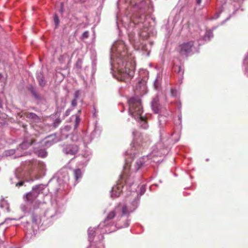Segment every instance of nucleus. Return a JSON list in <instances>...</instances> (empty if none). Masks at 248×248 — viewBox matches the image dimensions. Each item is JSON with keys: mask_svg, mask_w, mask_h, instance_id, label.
<instances>
[{"mask_svg": "<svg viewBox=\"0 0 248 248\" xmlns=\"http://www.w3.org/2000/svg\"><path fill=\"white\" fill-rule=\"evenodd\" d=\"M71 140L74 142H78L79 141V139L78 138V135L77 134H73L71 137Z\"/></svg>", "mask_w": 248, "mask_h": 248, "instance_id": "nucleus-28", "label": "nucleus"}, {"mask_svg": "<svg viewBox=\"0 0 248 248\" xmlns=\"http://www.w3.org/2000/svg\"><path fill=\"white\" fill-rule=\"evenodd\" d=\"M31 93L35 97H36V98L37 97V94L36 93V91L34 89H32L31 90Z\"/></svg>", "mask_w": 248, "mask_h": 248, "instance_id": "nucleus-38", "label": "nucleus"}, {"mask_svg": "<svg viewBox=\"0 0 248 248\" xmlns=\"http://www.w3.org/2000/svg\"><path fill=\"white\" fill-rule=\"evenodd\" d=\"M158 119H159V125L160 126V128H161L162 127H163V125H164V124L163 123H161V121L163 120L165 121L166 117L164 116L159 115Z\"/></svg>", "mask_w": 248, "mask_h": 248, "instance_id": "nucleus-25", "label": "nucleus"}, {"mask_svg": "<svg viewBox=\"0 0 248 248\" xmlns=\"http://www.w3.org/2000/svg\"><path fill=\"white\" fill-rule=\"evenodd\" d=\"M83 136L82 137L81 141L83 142L85 145H86L91 142L92 139L90 136L87 135L86 134L83 133Z\"/></svg>", "mask_w": 248, "mask_h": 248, "instance_id": "nucleus-18", "label": "nucleus"}, {"mask_svg": "<svg viewBox=\"0 0 248 248\" xmlns=\"http://www.w3.org/2000/svg\"><path fill=\"white\" fill-rule=\"evenodd\" d=\"M15 177L16 179H18L19 178L17 177V175L16 174L15 176Z\"/></svg>", "mask_w": 248, "mask_h": 248, "instance_id": "nucleus-46", "label": "nucleus"}, {"mask_svg": "<svg viewBox=\"0 0 248 248\" xmlns=\"http://www.w3.org/2000/svg\"><path fill=\"white\" fill-rule=\"evenodd\" d=\"M38 197L37 193L33 192L32 191L30 192L26 195V200L30 203L33 204V203H39L38 201L36 200Z\"/></svg>", "mask_w": 248, "mask_h": 248, "instance_id": "nucleus-10", "label": "nucleus"}, {"mask_svg": "<svg viewBox=\"0 0 248 248\" xmlns=\"http://www.w3.org/2000/svg\"><path fill=\"white\" fill-rule=\"evenodd\" d=\"M61 121L60 120H58L57 121H56L55 122V124L57 123V124H58L60 123Z\"/></svg>", "mask_w": 248, "mask_h": 248, "instance_id": "nucleus-43", "label": "nucleus"}, {"mask_svg": "<svg viewBox=\"0 0 248 248\" xmlns=\"http://www.w3.org/2000/svg\"><path fill=\"white\" fill-rule=\"evenodd\" d=\"M77 100L78 99H73L72 101H71V105L72 106L75 107L76 106H77Z\"/></svg>", "mask_w": 248, "mask_h": 248, "instance_id": "nucleus-34", "label": "nucleus"}, {"mask_svg": "<svg viewBox=\"0 0 248 248\" xmlns=\"http://www.w3.org/2000/svg\"><path fill=\"white\" fill-rule=\"evenodd\" d=\"M37 79L38 80L39 85L41 86L44 87L46 85V81L45 80L44 78L43 77V76H42L41 74L37 76Z\"/></svg>", "mask_w": 248, "mask_h": 248, "instance_id": "nucleus-21", "label": "nucleus"}, {"mask_svg": "<svg viewBox=\"0 0 248 248\" xmlns=\"http://www.w3.org/2000/svg\"><path fill=\"white\" fill-rule=\"evenodd\" d=\"M58 141V140L56 139L55 135H52L42 140L41 144L43 147L48 148Z\"/></svg>", "mask_w": 248, "mask_h": 248, "instance_id": "nucleus-7", "label": "nucleus"}, {"mask_svg": "<svg viewBox=\"0 0 248 248\" xmlns=\"http://www.w3.org/2000/svg\"><path fill=\"white\" fill-rule=\"evenodd\" d=\"M105 220L101 222L97 228H94L93 229H92L91 228H89L88 231V240L90 243H91L93 241L94 234L96 232L99 231V232L101 234H104L105 233H109L115 231V229L114 228L113 229H109V227H117L118 228H124L128 226L129 224V220L128 219H126L125 222L124 223V224H121V223H119L116 222L114 223V222L112 223L111 221L108 220L106 221L104 224V226H102L100 227V224L105 223Z\"/></svg>", "mask_w": 248, "mask_h": 248, "instance_id": "nucleus-4", "label": "nucleus"}, {"mask_svg": "<svg viewBox=\"0 0 248 248\" xmlns=\"http://www.w3.org/2000/svg\"><path fill=\"white\" fill-rule=\"evenodd\" d=\"M73 174L75 179L76 183L78 182V179H81L82 176L81 170L79 169H76L73 170Z\"/></svg>", "mask_w": 248, "mask_h": 248, "instance_id": "nucleus-16", "label": "nucleus"}, {"mask_svg": "<svg viewBox=\"0 0 248 248\" xmlns=\"http://www.w3.org/2000/svg\"><path fill=\"white\" fill-rule=\"evenodd\" d=\"M80 122V119L78 115H76V119H75V125H74L75 128H76L78 126Z\"/></svg>", "mask_w": 248, "mask_h": 248, "instance_id": "nucleus-26", "label": "nucleus"}, {"mask_svg": "<svg viewBox=\"0 0 248 248\" xmlns=\"http://www.w3.org/2000/svg\"><path fill=\"white\" fill-rule=\"evenodd\" d=\"M248 60V57L246 58L244 60V63H247Z\"/></svg>", "mask_w": 248, "mask_h": 248, "instance_id": "nucleus-41", "label": "nucleus"}, {"mask_svg": "<svg viewBox=\"0 0 248 248\" xmlns=\"http://www.w3.org/2000/svg\"><path fill=\"white\" fill-rule=\"evenodd\" d=\"M162 75L160 73H158L156 75L155 79L154 81V87L155 89L158 90L160 88L161 86V83L162 81Z\"/></svg>", "mask_w": 248, "mask_h": 248, "instance_id": "nucleus-14", "label": "nucleus"}, {"mask_svg": "<svg viewBox=\"0 0 248 248\" xmlns=\"http://www.w3.org/2000/svg\"><path fill=\"white\" fill-rule=\"evenodd\" d=\"M72 109H72V108L67 109L64 113V114L63 116L64 117H67V116H68L70 114L71 111L72 110Z\"/></svg>", "mask_w": 248, "mask_h": 248, "instance_id": "nucleus-32", "label": "nucleus"}, {"mask_svg": "<svg viewBox=\"0 0 248 248\" xmlns=\"http://www.w3.org/2000/svg\"><path fill=\"white\" fill-rule=\"evenodd\" d=\"M33 142L32 140L23 141L17 148V150L19 153H22V151L27 149L33 143Z\"/></svg>", "mask_w": 248, "mask_h": 248, "instance_id": "nucleus-11", "label": "nucleus"}, {"mask_svg": "<svg viewBox=\"0 0 248 248\" xmlns=\"http://www.w3.org/2000/svg\"><path fill=\"white\" fill-rule=\"evenodd\" d=\"M147 55H148V56H149V52H148V53H147Z\"/></svg>", "mask_w": 248, "mask_h": 248, "instance_id": "nucleus-51", "label": "nucleus"}, {"mask_svg": "<svg viewBox=\"0 0 248 248\" xmlns=\"http://www.w3.org/2000/svg\"><path fill=\"white\" fill-rule=\"evenodd\" d=\"M137 134H138V132L136 130H133L132 131V135H133V138H134V139H133V141H134L133 144L134 145L135 144V138Z\"/></svg>", "mask_w": 248, "mask_h": 248, "instance_id": "nucleus-33", "label": "nucleus"}, {"mask_svg": "<svg viewBox=\"0 0 248 248\" xmlns=\"http://www.w3.org/2000/svg\"><path fill=\"white\" fill-rule=\"evenodd\" d=\"M202 0H196L197 3L200 4Z\"/></svg>", "mask_w": 248, "mask_h": 248, "instance_id": "nucleus-40", "label": "nucleus"}, {"mask_svg": "<svg viewBox=\"0 0 248 248\" xmlns=\"http://www.w3.org/2000/svg\"><path fill=\"white\" fill-rule=\"evenodd\" d=\"M125 1L138 11V13L134 15L131 19L133 24L142 23L144 24V26H145V22L147 19V16L145 15L146 1L145 0H125Z\"/></svg>", "mask_w": 248, "mask_h": 248, "instance_id": "nucleus-5", "label": "nucleus"}, {"mask_svg": "<svg viewBox=\"0 0 248 248\" xmlns=\"http://www.w3.org/2000/svg\"><path fill=\"white\" fill-rule=\"evenodd\" d=\"M32 222L36 225L40 223V217L35 215L32 214L31 216Z\"/></svg>", "mask_w": 248, "mask_h": 248, "instance_id": "nucleus-22", "label": "nucleus"}, {"mask_svg": "<svg viewBox=\"0 0 248 248\" xmlns=\"http://www.w3.org/2000/svg\"><path fill=\"white\" fill-rule=\"evenodd\" d=\"M81 92L80 90H77L74 93V98L78 99L80 96Z\"/></svg>", "mask_w": 248, "mask_h": 248, "instance_id": "nucleus-27", "label": "nucleus"}, {"mask_svg": "<svg viewBox=\"0 0 248 248\" xmlns=\"http://www.w3.org/2000/svg\"><path fill=\"white\" fill-rule=\"evenodd\" d=\"M126 154H127V155H128V154H129V153H128V152H126Z\"/></svg>", "mask_w": 248, "mask_h": 248, "instance_id": "nucleus-50", "label": "nucleus"}, {"mask_svg": "<svg viewBox=\"0 0 248 248\" xmlns=\"http://www.w3.org/2000/svg\"><path fill=\"white\" fill-rule=\"evenodd\" d=\"M7 211H9V207H7Z\"/></svg>", "mask_w": 248, "mask_h": 248, "instance_id": "nucleus-49", "label": "nucleus"}, {"mask_svg": "<svg viewBox=\"0 0 248 248\" xmlns=\"http://www.w3.org/2000/svg\"><path fill=\"white\" fill-rule=\"evenodd\" d=\"M78 145L76 144H68L63 148V152L66 155H74L78 151Z\"/></svg>", "mask_w": 248, "mask_h": 248, "instance_id": "nucleus-8", "label": "nucleus"}, {"mask_svg": "<svg viewBox=\"0 0 248 248\" xmlns=\"http://www.w3.org/2000/svg\"><path fill=\"white\" fill-rule=\"evenodd\" d=\"M131 159L125 158L124 172L121 175L117 185L112 187L111 197H118L124 189L130 192V195L126 198L123 203H119L113 210L108 215L105 221L114 219L118 222L124 217H128L129 214L134 212L138 207L139 199L137 191L138 184H135L133 181L134 174L130 172V163ZM105 223L100 224V227L104 226Z\"/></svg>", "mask_w": 248, "mask_h": 248, "instance_id": "nucleus-1", "label": "nucleus"}, {"mask_svg": "<svg viewBox=\"0 0 248 248\" xmlns=\"http://www.w3.org/2000/svg\"><path fill=\"white\" fill-rule=\"evenodd\" d=\"M61 12H62V8H61Z\"/></svg>", "mask_w": 248, "mask_h": 248, "instance_id": "nucleus-48", "label": "nucleus"}, {"mask_svg": "<svg viewBox=\"0 0 248 248\" xmlns=\"http://www.w3.org/2000/svg\"><path fill=\"white\" fill-rule=\"evenodd\" d=\"M38 155L41 157H46L47 153L45 150H39L37 152Z\"/></svg>", "mask_w": 248, "mask_h": 248, "instance_id": "nucleus-24", "label": "nucleus"}, {"mask_svg": "<svg viewBox=\"0 0 248 248\" xmlns=\"http://www.w3.org/2000/svg\"><path fill=\"white\" fill-rule=\"evenodd\" d=\"M79 63L81 64V62L80 61H78L77 62V65H79Z\"/></svg>", "mask_w": 248, "mask_h": 248, "instance_id": "nucleus-45", "label": "nucleus"}, {"mask_svg": "<svg viewBox=\"0 0 248 248\" xmlns=\"http://www.w3.org/2000/svg\"><path fill=\"white\" fill-rule=\"evenodd\" d=\"M162 136V134L161 133V132L160 131V137H161Z\"/></svg>", "mask_w": 248, "mask_h": 248, "instance_id": "nucleus-47", "label": "nucleus"}, {"mask_svg": "<svg viewBox=\"0 0 248 248\" xmlns=\"http://www.w3.org/2000/svg\"><path fill=\"white\" fill-rule=\"evenodd\" d=\"M213 37V32L211 31H208L206 32V33L204 37V39L205 40H209L210 38Z\"/></svg>", "mask_w": 248, "mask_h": 248, "instance_id": "nucleus-23", "label": "nucleus"}, {"mask_svg": "<svg viewBox=\"0 0 248 248\" xmlns=\"http://www.w3.org/2000/svg\"><path fill=\"white\" fill-rule=\"evenodd\" d=\"M79 63L81 64V62L80 61H78L77 62V65H79Z\"/></svg>", "mask_w": 248, "mask_h": 248, "instance_id": "nucleus-44", "label": "nucleus"}, {"mask_svg": "<svg viewBox=\"0 0 248 248\" xmlns=\"http://www.w3.org/2000/svg\"><path fill=\"white\" fill-rule=\"evenodd\" d=\"M54 21L56 26H57L59 24V19L58 16L55 15L54 17Z\"/></svg>", "mask_w": 248, "mask_h": 248, "instance_id": "nucleus-29", "label": "nucleus"}, {"mask_svg": "<svg viewBox=\"0 0 248 248\" xmlns=\"http://www.w3.org/2000/svg\"><path fill=\"white\" fill-rule=\"evenodd\" d=\"M111 70L116 69L113 76L118 80L124 81L133 77L135 69V57L122 40L114 43L110 50Z\"/></svg>", "mask_w": 248, "mask_h": 248, "instance_id": "nucleus-2", "label": "nucleus"}, {"mask_svg": "<svg viewBox=\"0 0 248 248\" xmlns=\"http://www.w3.org/2000/svg\"><path fill=\"white\" fill-rule=\"evenodd\" d=\"M152 155H155L153 152L152 153V154L148 155L147 156H144L138 159L136 162L135 168L133 169V170L135 171L138 170L140 168H141V167L145 163L147 159L151 158V157L152 156Z\"/></svg>", "mask_w": 248, "mask_h": 248, "instance_id": "nucleus-9", "label": "nucleus"}, {"mask_svg": "<svg viewBox=\"0 0 248 248\" xmlns=\"http://www.w3.org/2000/svg\"><path fill=\"white\" fill-rule=\"evenodd\" d=\"M145 185H142L141 187H140V195H142L144 193L145 191Z\"/></svg>", "mask_w": 248, "mask_h": 248, "instance_id": "nucleus-31", "label": "nucleus"}, {"mask_svg": "<svg viewBox=\"0 0 248 248\" xmlns=\"http://www.w3.org/2000/svg\"><path fill=\"white\" fill-rule=\"evenodd\" d=\"M141 72H143L144 73H145V74H148V72L146 70H142L140 72V75L141 74Z\"/></svg>", "mask_w": 248, "mask_h": 248, "instance_id": "nucleus-39", "label": "nucleus"}, {"mask_svg": "<svg viewBox=\"0 0 248 248\" xmlns=\"http://www.w3.org/2000/svg\"><path fill=\"white\" fill-rule=\"evenodd\" d=\"M129 105V114L134 118L137 121L140 122V126L146 129L148 124L145 119L142 116L143 108L141 104V100L138 97H133L128 101Z\"/></svg>", "mask_w": 248, "mask_h": 248, "instance_id": "nucleus-3", "label": "nucleus"}, {"mask_svg": "<svg viewBox=\"0 0 248 248\" xmlns=\"http://www.w3.org/2000/svg\"><path fill=\"white\" fill-rule=\"evenodd\" d=\"M159 98L158 96L154 97L151 102V107L152 109L155 113H158L160 112L159 105Z\"/></svg>", "mask_w": 248, "mask_h": 248, "instance_id": "nucleus-12", "label": "nucleus"}, {"mask_svg": "<svg viewBox=\"0 0 248 248\" xmlns=\"http://www.w3.org/2000/svg\"><path fill=\"white\" fill-rule=\"evenodd\" d=\"M27 117L36 123L39 122L40 120V118L35 113L32 112L28 113L27 115Z\"/></svg>", "mask_w": 248, "mask_h": 248, "instance_id": "nucleus-17", "label": "nucleus"}, {"mask_svg": "<svg viewBox=\"0 0 248 248\" xmlns=\"http://www.w3.org/2000/svg\"><path fill=\"white\" fill-rule=\"evenodd\" d=\"M171 94L172 96H176L177 95V91L175 89H172L171 90Z\"/></svg>", "mask_w": 248, "mask_h": 248, "instance_id": "nucleus-30", "label": "nucleus"}, {"mask_svg": "<svg viewBox=\"0 0 248 248\" xmlns=\"http://www.w3.org/2000/svg\"><path fill=\"white\" fill-rule=\"evenodd\" d=\"M193 45V41L184 43L179 46L178 50L181 55L187 56L191 52Z\"/></svg>", "mask_w": 248, "mask_h": 248, "instance_id": "nucleus-6", "label": "nucleus"}, {"mask_svg": "<svg viewBox=\"0 0 248 248\" xmlns=\"http://www.w3.org/2000/svg\"><path fill=\"white\" fill-rule=\"evenodd\" d=\"M173 69L175 73H177L179 74L180 76H181L183 75L184 72V68L181 66L179 65H174L173 67Z\"/></svg>", "mask_w": 248, "mask_h": 248, "instance_id": "nucleus-20", "label": "nucleus"}, {"mask_svg": "<svg viewBox=\"0 0 248 248\" xmlns=\"http://www.w3.org/2000/svg\"><path fill=\"white\" fill-rule=\"evenodd\" d=\"M16 155L14 158L21 157L24 155V153H19V151L16 149H11L5 151V155L7 156H10Z\"/></svg>", "mask_w": 248, "mask_h": 248, "instance_id": "nucleus-13", "label": "nucleus"}, {"mask_svg": "<svg viewBox=\"0 0 248 248\" xmlns=\"http://www.w3.org/2000/svg\"><path fill=\"white\" fill-rule=\"evenodd\" d=\"M5 80L3 75L0 73V82H4Z\"/></svg>", "mask_w": 248, "mask_h": 248, "instance_id": "nucleus-37", "label": "nucleus"}, {"mask_svg": "<svg viewBox=\"0 0 248 248\" xmlns=\"http://www.w3.org/2000/svg\"><path fill=\"white\" fill-rule=\"evenodd\" d=\"M89 36V32L88 31H85L82 34V37L83 38H87Z\"/></svg>", "mask_w": 248, "mask_h": 248, "instance_id": "nucleus-36", "label": "nucleus"}, {"mask_svg": "<svg viewBox=\"0 0 248 248\" xmlns=\"http://www.w3.org/2000/svg\"><path fill=\"white\" fill-rule=\"evenodd\" d=\"M91 152L89 151H85L84 153L82 155V156L84 158L83 161H81L80 166H84L86 165L87 162L90 160L91 156Z\"/></svg>", "mask_w": 248, "mask_h": 248, "instance_id": "nucleus-15", "label": "nucleus"}, {"mask_svg": "<svg viewBox=\"0 0 248 248\" xmlns=\"http://www.w3.org/2000/svg\"><path fill=\"white\" fill-rule=\"evenodd\" d=\"M23 184H24V182H23V181H19V182H18L17 183H16V186H19H19H23Z\"/></svg>", "mask_w": 248, "mask_h": 248, "instance_id": "nucleus-35", "label": "nucleus"}, {"mask_svg": "<svg viewBox=\"0 0 248 248\" xmlns=\"http://www.w3.org/2000/svg\"><path fill=\"white\" fill-rule=\"evenodd\" d=\"M44 186L43 185H36L35 186H33L32 188V191L33 192L37 193V195L38 196L40 192L42 191L44 189Z\"/></svg>", "mask_w": 248, "mask_h": 248, "instance_id": "nucleus-19", "label": "nucleus"}, {"mask_svg": "<svg viewBox=\"0 0 248 248\" xmlns=\"http://www.w3.org/2000/svg\"><path fill=\"white\" fill-rule=\"evenodd\" d=\"M65 56H66V54H63L62 56H61V58H60V60H61V58L62 59V58H64L65 57Z\"/></svg>", "mask_w": 248, "mask_h": 248, "instance_id": "nucleus-42", "label": "nucleus"}]
</instances>
